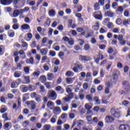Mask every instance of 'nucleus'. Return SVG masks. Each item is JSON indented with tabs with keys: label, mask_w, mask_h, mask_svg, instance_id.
Listing matches in <instances>:
<instances>
[{
	"label": "nucleus",
	"mask_w": 130,
	"mask_h": 130,
	"mask_svg": "<svg viewBox=\"0 0 130 130\" xmlns=\"http://www.w3.org/2000/svg\"><path fill=\"white\" fill-rule=\"evenodd\" d=\"M47 96L51 100H55L57 98V93L54 90H50L48 91Z\"/></svg>",
	"instance_id": "f257e3e1"
},
{
	"label": "nucleus",
	"mask_w": 130,
	"mask_h": 130,
	"mask_svg": "<svg viewBox=\"0 0 130 130\" xmlns=\"http://www.w3.org/2000/svg\"><path fill=\"white\" fill-rule=\"evenodd\" d=\"M31 96L32 98H35V100L37 102H41V101H42V100H41L42 98L41 95L37 94L35 92L31 93Z\"/></svg>",
	"instance_id": "f03ea898"
},
{
	"label": "nucleus",
	"mask_w": 130,
	"mask_h": 130,
	"mask_svg": "<svg viewBox=\"0 0 130 130\" xmlns=\"http://www.w3.org/2000/svg\"><path fill=\"white\" fill-rule=\"evenodd\" d=\"M74 67L73 68V71L75 72V73H78L79 71H82L83 70V65L79 64L78 63H75Z\"/></svg>",
	"instance_id": "7ed1b4c3"
},
{
	"label": "nucleus",
	"mask_w": 130,
	"mask_h": 130,
	"mask_svg": "<svg viewBox=\"0 0 130 130\" xmlns=\"http://www.w3.org/2000/svg\"><path fill=\"white\" fill-rule=\"evenodd\" d=\"M110 112L111 113V115L115 117V118H119L120 117V113L119 112L115 111V109H111Z\"/></svg>",
	"instance_id": "20e7f679"
},
{
	"label": "nucleus",
	"mask_w": 130,
	"mask_h": 130,
	"mask_svg": "<svg viewBox=\"0 0 130 130\" xmlns=\"http://www.w3.org/2000/svg\"><path fill=\"white\" fill-rule=\"evenodd\" d=\"M122 85L124 87V89L126 91V92H127V93H129V92H130V86H129V83H128V81H124L122 83Z\"/></svg>",
	"instance_id": "39448f33"
},
{
	"label": "nucleus",
	"mask_w": 130,
	"mask_h": 130,
	"mask_svg": "<svg viewBox=\"0 0 130 130\" xmlns=\"http://www.w3.org/2000/svg\"><path fill=\"white\" fill-rule=\"evenodd\" d=\"M92 16L98 20H101L102 19V14H101V12L97 11L92 13Z\"/></svg>",
	"instance_id": "423d86ee"
},
{
	"label": "nucleus",
	"mask_w": 130,
	"mask_h": 130,
	"mask_svg": "<svg viewBox=\"0 0 130 130\" xmlns=\"http://www.w3.org/2000/svg\"><path fill=\"white\" fill-rule=\"evenodd\" d=\"M79 57L81 61H89V60H91V57L88 56L80 55L79 56Z\"/></svg>",
	"instance_id": "0eeeda50"
},
{
	"label": "nucleus",
	"mask_w": 130,
	"mask_h": 130,
	"mask_svg": "<svg viewBox=\"0 0 130 130\" xmlns=\"http://www.w3.org/2000/svg\"><path fill=\"white\" fill-rule=\"evenodd\" d=\"M26 104L27 105H30L31 107V109L34 110L35 108H36V105H35V102L34 101H27L26 102Z\"/></svg>",
	"instance_id": "6e6552de"
},
{
	"label": "nucleus",
	"mask_w": 130,
	"mask_h": 130,
	"mask_svg": "<svg viewBox=\"0 0 130 130\" xmlns=\"http://www.w3.org/2000/svg\"><path fill=\"white\" fill-rule=\"evenodd\" d=\"M1 4L4 6L11 5L13 3V0H1Z\"/></svg>",
	"instance_id": "1a4fd4ad"
},
{
	"label": "nucleus",
	"mask_w": 130,
	"mask_h": 130,
	"mask_svg": "<svg viewBox=\"0 0 130 130\" xmlns=\"http://www.w3.org/2000/svg\"><path fill=\"white\" fill-rule=\"evenodd\" d=\"M119 130H130V127L128 125L122 124L119 127Z\"/></svg>",
	"instance_id": "9d476101"
},
{
	"label": "nucleus",
	"mask_w": 130,
	"mask_h": 130,
	"mask_svg": "<svg viewBox=\"0 0 130 130\" xmlns=\"http://www.w3.org/2000/svg\"><path fill=\"white\" fill-rule=\"evenodd\" d=\"M105 121L107 123H109L110 122H112L113 120H114V118H113L111 116H107L105 117Z\"/></svg>",
	"instance_id": "9b49d317"
},
{
	"label": "nucleus",
	"mask_w": 130,
	"mask_h": 130,
	"mask_svg": "<svg viewBox=\"0 0 130 130\" xmlns=\"http://www.w3.org/2000/svg\"><path fill=\"white\" fill-rule=\"evenodd\" d=\"M105 16L106 17H112L114 16V13L112 12L111 11H108L105 12Z\"/></svg>",
	"instance_id": "f8f14e48"
},
{
	"label": "nucleus",
	"mask_w": 130,
	"mask_h": 130,
	"mask_svg": "<svg viewBox=\"0 0 130 130\" xmlns=\"http://www.w3.org/2000/svg\"><path fill=\"white\" fill-rule=\"evenodd\" d=\"M54 114L58 115L59 114L58 112H60V108L59 107H56L53 110Z\"/></svg>",
	"instance_id": "ddd939ff"
},
{
	"label": "nucleus",
	"mask_w": 130,
	"mask_h": 130,
	"mask_svg": "<svg viewBox=\"0 0 130 130\" xmlns=\"http://www.w3.org/2000/svg\"><path fill=\"white\" fill-rule=\"evenodd\" d=\"M40 81H41V83L43 84H45V83H46V81H47L46 76H45V75L41 76L40 78Z\"/></svg>",
	"instance_id": "4468645a"
},
{
	"label": "nucleus",
	"mask_w": 130,
	"mask_h": 130,
	"mask_svg": "<svg viewBox=\"0 0 130 130\" xmlns=\"http://www.w3.org/2000/svg\"><path fill=\"white\" fill-rule=\"evenodd\" d=\"M130 24V19H124L123 21V25L124 26H127L128 25H129Z\"/></svg>",
	"instance_id": "2eb2a0df"
},
{
	"label": "nucleus",
	"mask_w": 130,
	"mask_h": 130,
	"mask_svg": "<svg viewBox=\"0 0 130 130\" xmlns=\"http://www.w3.org/2000/svg\"><path fill=\"white\" fill-rule=\"evenodd\" d=\"M26 63L33 64V63H34V59L33 58V57H31L29 59H26Z\"/></svg>",
	"instance_id": "dca6fc26"
},
{
	"label": "nucleus",
	"mask_w": 130,
	"mask_h": 130,
	"mask_svg": "<svg viewBox=\"0 0 130 130\" xmlns=\"http://www.w3.org/2000/svg\"><path fill=\"white\" fill-rule=\"evenodd\" d=\"M21 28L24 30H28L30 29V26L28 24H24L21 26Z\"/></svg>",
	"instance_id": "f3484780"
},
{
	"label": "nucleus",
	"mask_w": 130,
	"mask_h": 130,
	"mask_svg": "<svg viewBox=\"0 0 130 130\" xmlns=\"http://www.w3.org/2000/svg\"><path fill=\"white\" fill-rule=\"evenodd\" d=\"M14 77L15 78H20L21 76H22V74L21 73V72L20 71H16L14 73Z\"/></svg>",
	"instance_id": "a211bd4d"
},
{
	"label": "nucleus",
	"mask_w": 130,
	"mask_h": 130,
	"mask_svg": "<svg viewBox=\"0 0 130 130\" xmlns=\"http://www.w3.org/2000/svg\"><path fill=\"white\" fill-rule=\"evenodd\" d=\"M94 101L95 102V103L98 105H100V103H101V100L99 99V98L98 96H95L93 98Z\"/></svg>",
	"instance_id": "6ab92c4d"
},
{
	"label": "nucleus",
	"mask_w": 130,
	"mask_h": 130,
	"mask_svg": "<svg viewBox=\"0 0 130 130\" xmlns=\"http://www.w3.org/2000/svg\"><path fill=\"white\" fill-rule=\"evenodd\" d=\"M56 118H57V116L56 115L53 116L50 120V122H52V123H55V122H56Z\"/></svg>",
	"instance_id": "aec40b11"
},
{
	"label": "nucleus",
	"mask_w": 130,
	"mask_h": 130,
	"mask_svg": "<svg viewBox=\"0 0 130 130\" xmlns=\"http://www.w3.org/2000/svg\"><path fill=\"white\" fill-rule=\"evenodd\" d=\"M49 15L50 17H54V16H55V11L52 9L50 10L49 12Z\"/></svg>",
	"instance_id": "412c9836"
},
{
	"label": "nucleus",
	"mask_w": 130,
	"mask_h": 130,
	"mask_svg": "<svg viewBox=\"0 0 130 130\" xmlns=\"http://www.w3.org/2000/svg\"><path fill=\"white\" fill-rule=\"evenodd\" d=\"M45 86L47 89L51 88V82H45Z\"/></svg>",
	"instance_id": "4be33fe9"
},
{
	"label": "nucleus",
	"mask_w": 130,
	"mask_h": 130,
	"mask_svg": "<svg viewBox=\"0 0 130 130\" xmlns=\"http://www.w3.org/2000/svg\"><path fill=\"white\" fill-rule=\"evenodd\" d=\"M52 79H53V74L52 73H49L47 75V80L51 81L52 80Z\"/></svg>",
	"instance_id": "5701e85b"
},
{
	"label": "nucleus",
	"mask_w": 130,
	"mask_h": 130,
	"mask_svg": "<svg viewBox=\"0 0 130 130\" xmlns=\"http://www.w3.org/2000/svg\"><path fill=\"white\" fill-rule=\"evenodd\" d=\"M56 54V53H55V51L53 50H50L49 55L50 56H52V57H54Z\"/></svg>",
	"instance_id": "b1692460"
},
{
	"label": "nucleus",
	"mask_w": 130,
	"mask_h": 130,
	"mask_svg": "<svg viewBox=\"0 0 130 130\" xmlns=\"http://www.w3.org/2000/svg\"><path fill=\"white\" fill-rule=\"evenodd\" d=\"M93 28L94 30H95V31L99 30V23L98 22H96L95 24L93 26Z\"/></svg>",
	"instance_id": "393cba45"
},
{
	"label": "nucleus",
	"mask_w": 130,
	"mask_h": 130,
	"mask_svg": "<svg viewBox=\"0 0 130 130\" xmlns=\"http://www.w3.org/2000/svg\"><path fill=\"white\" fill-rule=\"evenodd\" d=\"M84 48L85 51H88V50H90V48H91V47L89 46V44H86L84 45Z\"/></svg>",
	"instance_id": "a878e982"
},
{
	"label": "nucleus",
	"mask_w": 130,
	"mask_h": 130,
	"mask_svg": "<svg viewBox=\"0 0 130 130\" xmlns=\"http://www.w3.org/2000/svg\"><path fill=\"white\" fill-rule=\"evenodd\" d=\"M102 104H107V103H108V102H107V99H106V97H103L102 99Z\"/></svg>",
	"instance_id": "bb28decb"
},
{
	"label": "nucleus",
	"mask_w": 130,
	"mask_h": 130,
	"mask_svg": "<svg viewBox=\"0 0 130 130\" xmlns=\"http://www.w3.org/2000/svg\"><path fill=\"white\" fill-rule=\"evenodd\" d=\"M86 99H87L89 102H92V101H93V99H92V96L90 95H86Z\"/></svg>",
	"instance_id": "cd10ccee"
},
{
	"label": "nucleus",
	"mask_w": 130,
	"mask_h": 130,
	"mask_svg": "<svg viewBox=\"0 0 130 130\" xmlns=\"http://www.w3.org/2000/svg\"><path fill=\"white\" fill-rule=\"evenodd\" d=\"M51 20L49 19H47L46 21L45 22L44 25L46 27H49V25H50Z\"/></svg>",
	"instance_id": "c85d7f7f"
},
{
	"label": "nucleus",
	"mask_w": 130,
	"mask_h": 130,
	"mask_svg": "<svg viewBox=\"0 0 130 130\" xmlns=\"http://www.w3.org/2000/svg\"><path fill=\"white\" fill-rule=\"evenodd\" d=\"M2 118H5V120H9V117H8V113H5L2 115Z\"/></svg>",
	"instance_id": "c756f323"
},
{
	"label": "nucleus",
	"mask_w": 130,
	"mask_h": 130,
	"mask_svg": "<svg viewBox=\"0 0 130 130\" xmlns=\"http://www.w3.org/2000/svg\"><path fill=\"white\" fill-rule=\"evenodd\" d=\"M40 51L43 55H46L47 54V51L45 49H42L40 50Z\"/></svg>",
	"instance_id": "7c9ffc66"
},
{
	"label": "nucleus",
	"mask_w": 130,
	"mask_h": 130,
	"mask_svg": "<svg viewBox=\"0 0 130 130\" xmlns=\"http://www.w3.org/2000/svg\"><path fill=\"white\" fill-rule=\"evenodd\" d=\"M13 16L14 17H18L19 16V10H15L14 11L13 13Z\"/></svg>",
	"instance_id": "2f4dec72"
},
{
	"label": "nucleus",
	"mask_w": 130,
	"mask_h": 130,
	"mask_svg": "<svg viewBox=\"0 0 130 130\" xmlns=\"http://www.w3.org/2000/svg\"><path fill=\"white\" fill-rule=\"evenodd\" d=\"M66 82L67 84H72L73 83V79L71 78H66Z\"/></svg>",
	"instance_id": "473e14b6"
},
{
	"label": "nucleus",
	"mask_w": 130,
	"mask_h": 130,
	"mask_svg": "<svg viewBox=\"0 0 130 130\" xmlns=\"http://www.w3.org/2000/svg\"><path fill=\"white\" fill-rule=\"evenodd\" d=\"M21 43L22 47H28V44L23 40L21 41Z\"/></svg>",
	"instance_id": "72a5a7b5"
},
{
	"label": "nucleus",
	"mask_w": 130,
	"mask_h": 130,
	"mask_svg": "<svg viewBox=\"0 0 130 130\" xmlns=\"http://www.w3.org/2000/svg\"><path fill=\"white\" fill-rule=\"evenodd\" d=\"M78 42L81 46H83V45H84V44L85 43V41L81 39H78Z\"/></svg>",
	"instance_id": "f704fd0d"
},
{
	"label": "nucleus",
	"mask_w": 130,
	"mask_h": 130,
	"mask_svg": "<svg viewBox=\"0 0 130 130\" xmlns=\"http://www.w3.org/2000/svg\"><path fill=\"white\" fill-rule=\"evenodd\" d=\"M94 7L95 11H98V10H99V9H100V8H99V4L97 3L94 4Z\"/></svg>",
	"instance_id": "c9c22d12"
},
{
	"label": "nucleus",
	"mask_w": 130,
	"mask_h": 130,
	"mask_svg": "<svg viewBox=\"0 0 130 130\" xmlns=\"http://www.w3.org/2000/svg\"><path fill=\"white\" fill-rule=\"evenodd\" d=\"M40 75V72H35L33 73V76L34 77H39V75Z\"/></svg>",
	"instance_id": "e433bc0d"
},
{
	"label": "nucleus",
	"mask_w": 130,
	"mask_h": 130,
	"mask_svg": "<svg viewBox=\"0 0 130 130\" xmlns=\"http://www.w3.org/2000/svg\"><path fill=\"white\" fill-rule=\"evenodd\" d=\"M24 71L25 74H29V71H30V69L29 68V67H26L24 68Z\"/></svg>",
	"instance_id": "4c0bfd02"
},
{
	"label": "nucleus",
	"mask_w": 130,
	"mask_h": 130,
	"mask_svg": "<svg viewBox=\"0 0 130 130\" xmlns=\"http://www.w3.org/2000/svg\"><path fill=\"white\" fill-rule=\"evenodd\" d=\"M93 59L94 60V62H96V64H99V61L100 60V58L93 57Z\"/></svg>",
	"instance_id": "58836bf2"
},
{
	"label": "nucleus",
	"mask_w": 130,
	"mask_h": 130,
	"mask_svg": "<svg viewBox=\"0 0 130 130\" xmlns=\"http://www.w3.org/2000/svg\"><path fill=\"white\" fill-rule=\"evenodd\" d=\"M44 127L45 130H50L51 126L50 125H45Z\"/></svg>",
	"instance_id": "ea45409f"
},
{
	"label": "nucleus",
	"mask_w": 130,
	"mask_h": 130,
	"mask_svg": "<svg viewBox=\"0 0 130 130\" xmlns=\"http://www.w3.org/2000/svg\"><path fill=\"white\" fill-rule=\"evenodd\" d=\"M40 92H41V93H42V92H45V87H44V86H43V85H41V86H40Z\"/></svg>",
	"instance_id": "a19ab883"
},
{
	"label": "nucleus",
	"mask_w": 130,
	"mask_h": 130,
	"mask_svg": "<svg viewBox=\"0 0 130 130\" xmlns=\"http://www.w3.org/2000/svg\"><path fill=\"white\" fill-rule=\"evenodd\" d=\"M24 80L26 83H30V77L29 76L24 77Z\"/></svg>",
	"instance_id": "79ce46f5"
},
{
	"label": "nucleus",
	"mask_w": 130,
	"mask_h": 130,
	"mask_svg": "<svg viewBox=\"0 0 130 130\" xmlns=\"http://www.w3.org/2000/svg\"><path fill=\"white\" fill-rule=\"evenodd\" d=\"M85 108L87 110H91L92 108V107L90 106L89 105L86 104L85 106Z\"/></svg>",
	"instance_id": "37998d69"
},
{
	"label": "nucleus",
	"mask_w": 130,
	"mask_h": 130,
	"mask_svg": "<svg viewBox=\"0 0 130 130\" xmlns=\"http://www.w3.org/2000/svg\"><path fill=\"white\" fill-rule=\"evenodd\" d=\"M72 74H73V72L69 71L66 73V75L68 77H71V76H72Z\"/></svg>",
	"instance_id": "c03bdc74"
},
{
	"label": "nucleus",
	"mask_w": 130,
	"mask_h": 130,
	"mask_svg": "<svg viewBox=\"0 0 130 130\" xmlns=\"http://www.w3.org/2000/svg\"><path fill=\"white\" fill-rule=\"evenodd\" d=\"M117 11L120 13H122V12H123V8L122 7L119 6L117 9Z\"/></svg>",
	"instance_id": "a18cd8bd"
},
{
	"label": "nucleus",
	"mask_w": 130,
	"mask_h": 130,
	"mask_svg": "<svg viewBox=\"0 0 130 130\" xmlns=\"http://www.w3.org/2000/svg\"><path fill=\"white\" fill-rule=\"evenodd\" d=\"M62 109L63 111H68L69 109V106H64V107L62 106Z\"/></svg>",
	"instance_id": "49530a36"
},
{
	"label": "nucleus",
	"mask_w": 130,
	"mask_h": 130,
	"mask_svg": "<svg viewBox=\"0 0 130 130\" xmlns=\"http://www.w3.org/2000/svg\"><path fill=\"white\" fill-rule=\"evenodd\" d=\"M116 23L118 24V25H120V24L122 23V20H121V19L118 18L116 20Z\"/></svg>",
	"instance_id": "de8ad7c7"
},
{
	"label": "nucleus",
	"mask_w": 130,
	"mask_h": 130,
	"mask_svg": "<svg viewBox=\"0 0 130 130\" xmlns=\"http://www.w3.org/2000/svg\"><path fill=\"white\" fill-rule=\"evenodd\" d=\"M110 20V19H109V18H107L105 19L104 21V24H108V23H109Z\"/></svg>",
	"instance_id": "09e8293b"
},
{
	"label": "nucleus",
	"mask_w": 130,
	"mask_h": 130,
	"mask_svg": "<svg viewBox=\"0 0 130 130\" xmlns=\"http://www.w3.org/2000/svg\"><path fill=\"white\" fill-rule=\"evenodd\" d=\"M112 79H113V80H114L115 82H116V79H117V74H116V73H115L113 75V76L112 77Z\"/></svg>",
	"instance_id": "8fccbe9b"
},
{
	"label": "nucleus",
	"mask_w": 130,
	"mask_h": 130,
	"mask_svg": "<svg viewBox=\"0 0 130 130\" xmlns=\"http://www.w3.org/2000/svg\"><path fill=\"white\" fill-rule=\"evenodd\" d=\"M13 28L14 30H17L18 28H19V24H15L13 25Z\"/></svg>",
	"instance_id": "3c124183"
},
{
	"label": "nucleus",
	"mask_w": 130,
	"mask_h": 130,
	"mask_svg": "<svg viewBox=\"0 0 130 130\" xmlns=\"http://www.w3.org/2000/svg\"><path fill=\"white\" fill-rule=\"evenodd\" d=\"M61 118L62 119H66V118H67V114L66 113H63L61 116H60Z\"/></svg>",
	"instance_id": "603ef678"
},
{
	"label": "nucleus",
	"mask_w": 130,
	"mask_h": 130,
	"mask_svg": "<svg viewBox=\"0 0 130 130\" xmlns=\"http://www.w3.org/2000/svg\"><path fill=\"white\" fill-rule=\"evenodd\" d=\"M98 57H99L100 59L101 60H102L104 58V56H103V55L101 53H99Z\"/></svg>",
	"instance_id": "864d4df0"
},
{
	"label": "nucleus",
	"mask_w": 130,
	"mask_h": 130,
	"mask_svg": "<svg viewBox=\"0 0 130 130\" xmlns=\"http://www.w3.org/2000/svg\"><path fill=\"white\" fill-rule=\"evenodd\" d=\"M53 104V102H51V101H49L47 104V106L48 107H50V106H52V105Z\"/></svg>",
	"instance_id": "5fc2aeb1"
},
{
	"label": "nucleus",
	"mask_w": 130,
	"mask_h": 130,
	"mask_svg": "<svg viewBox=\"0 0 130 130\" xmlns=\"http://www.w3.org/2000/svg\"><path fill=\"white\" fill-rule=\"evenodd\" d=\"M74 49H75V50H80V49H81V47H80V46L76 45L74 46Z\"/></svg>",
	"instance_id": "6e6d98bb"
},
{
	"label": "nucleus",
	"mask_w": 130,
	"mask_h": 130,
	"mask_svg": "<svg viewBox=\"0 0 130 130\" xmlns=\"http://www.w3.org/2000/svg\"><path fill=\"white\" fill-rule=\"evenodd\" d=\"M88 87H89V85L88 84V83H84L83 84V88L85 89V90H87Z\"/></svg>",
	"instance_id": "4d7b16f0"
},
{
	"label": "nucleus",
	"mask_w": 130,
	"mask_h": 130,
	"mask_svg": "<svg viewBox=\"0 0 130 130\" xmlns=\"http://www.w3.org/2000/svg\"><path fill=\"white\" fill-rule=\"evenodd\" d=\"M64 100L66 101V102H69V101H71V99L67 96L64 98Z\"/></svg>",
	"instance_id": "13d9d810"
},
{
	"label": "nucleus",
	"mask_w": 130,
	"mask_h": 130,
	"mask_svg": "<svg viewBox=\"0 0 130 130\" xmlns=\"http://www.w3.org/2000/svg\"><path fill=\"white\" fill-rule=\"evenodd\" d=\"M106 47V46L105 45H101L99 46V48L102 50L105 49Z\"/></svg>",
	"instance_id": "bf43d9fd"
},
{
	"label": "nucleus",
	"mask_w": 130,
	"mask_h": 130,
	"mask_svg": "<svg viewBox=\"0 0 130 130\" xmlns=\"http://www.w3.org/2000/svg\"><path fill=\"white\" fill-rule=\"evenodd\" d=\"M108 52L110 54H111V53H112V52H113V49L111 47V48H109L108 50Z\"/></svg>",
	"instance_id": "052dcab7"
},
{
	"label": "nucleus",
	"mask_w": 130,
	"mask_h": 130,
	"mask_svg": "<svg viewBox=\"0 0 130 130\" xmlns=\"http://www.w3.org/2000/svg\"><path fill=\"white\" fill-rule=\"evenodd\" d=\"M129 69V68L128 66H125L124 68V73H127V72H128Z\"/></svg>",
	"instance_id": "680f3d73"
},
{
	"label": "nucleus",
	"mask_w": 130,
	"mask_h": 130,
	"mask_svg": "<svg viewBox=\"0 0 130 130\" xmlns=\"http://www.w3.org/2000/svg\"><path fill=\"white\" fill-rule=\"evenodd\" d=\"M64 127L66 129H70V125L69 124H64Z\"/></svg>",
	"instance_id": "e2e57ef3"
},
{
	"label": "nucleus",
	"mask_w": 130,
	"mask_h": 130,
	"mask_svg": "<svg viewBox=\"0 0 130 130\" xmlns=\"http://www.w3.org/2000/svg\"><path fill=\"white\" fill-rule=\"evenodd\" d=\"M122 67V63H121L120 62H118L117 68H119V69H121Z\"/></svg>",
	"instance_id": "0e129e2a"
},
{
	"label": "nucleus",
	"mask_w": 130,
	"mask_h": 130,
	"mask_svg": "<svg viewBox=\"0 0 130 130\" xmlns=\"http://www.w3.org/2000/svg\"><path fill=\"white\" fill-rule=\"evenodd\" d=\"M27 36L29 38V40H30V39H31L32 37H33V36H32V34H31V33L27 34Z\"/></svg>",
	"instance_id": "69168bd1"
},
{
	"label": "nucleus",
	"mask_w": 130,
	"mask_h": 130,
	"mask_svg": "<svg viewBox=\"0 0 130 130\" xmlns=\"http://www.w3.org/2000/svg\"><path fill=\"white\" fill-rule=\"evenodd\" d=\"M23 92H27L29 88L27 87H24L22 88Z\"/></svg>",
	"instance_id": "338daca9"
},
{
	"label": "nucleus",
	"mask_w": 130,
	"mask_h": 130,
	"mask_svg": "<svg viewBox=\"0 0 130 130\" xmlns=\"http://www.w3.org/2000/svg\"><path fill=\"white\" fill-rule=\"evenodd\" d=\"M105 0H100L99 1V4H100L101 6H104V1Z\"/></svg>",
	"instance_id": "774afa93"
}]
</instances>
